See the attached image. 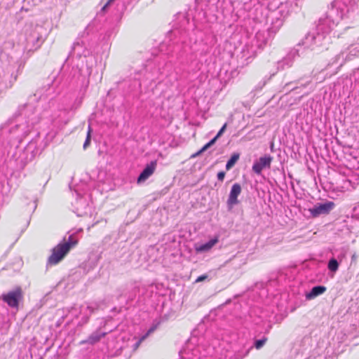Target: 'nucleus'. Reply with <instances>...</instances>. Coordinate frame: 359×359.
<instances>
[{
  "mask_svg": "<svg viewBox=\"0 0 359 359\" xmlns=\"http://www.w3.org/2000/svg\"><path fill=\"white\" fill-rule=\"evenodd\" d=\"M93 43L88 34H82L73 43L68 59L72 58L76 67H73V78H76L77 82L82 86L87 85L93 68L96 65L95 57L92 51Z\"/></svg>",
  "mask_w": 359,
  "mask_h": 359,
  "instance_id": "nucleus-1",
  "label": "nucleus"
},
{
  "mask_svg": "<svg viewBox=\"0 0 359 359\" xmlns=\"http://www.w3.org/2000/svg\"><path fill=\"white\" fill-rule=\"evenodd\" d=\"M340 20L337 17L330 16V11L325 17L320 18L314 29L309 32L297 46L305 48L316 50L318 48H325L329 43L328 35L338 25Z\"/></svg>",
  "mask_w": 359,
  "mask_h": 359,
  "instance_id": "nucleus-2",
  "label": "nucleus"
},
{
  "mask_svg": "<svg viewBox=\"0 0 359 359\" xmlns=\"http://www.w3.org/2000/svg\"><path fill=\"white\" fill-rule=\"evenodd\" d=\"M39 121L38 113L29 104H26L20 109V112L8 125L2 126L1 130L8 132L11 137L20 142L33 129L34 126Z\"/></svg>",
  "mask_w": 359,
  "mask_h": 359,
  "instance_id": "nucleus-3",
  "label": "nucleus"
},
{
  "mask_svg": "<svg viewBox=\"0 0 359 359\" xmlns=\"http://www.w3.org/2000/svg\"><path fill=\"white\" fill-rule=\"evenodd\" d=\"M36 140H32L25 148L16 147V149L12 155V159L15 161L16 168L23 169L29 162L39 154Z\"/></svg>",
  "mask_w": 359,
  "mask_h": 359,
  "instance_id": "nucleus-4",
  "label": "nucleus"
},
{
  "mask_svg": "<svg viewBox=\"0 0 359 359\" xmlns=\"http://www.w3.org/2000/svg\"><path fill=\"white\" fill-rule=\"evenodd\" d=\"M358 8L357 0H334L330 11V16L340 20L351 18Z\"/></svg>",
  "mask_w": 359,
  "mask_h": 359,
  "instance_id": "nucleus-5",
  "label": "nucleus"
},
{
  "mask_svg": "<svg viewBox=\"0 0 359 359\" xmlns=\"http://www.w3.org/2000/svg\"><path fill=\"white\" fill-rule=\"evenodd\" d=\"M77 244V240L74 235H70L68 240L59 243L52 250V254L48 257V264L55 265L60 262L67 255L72 248Z\"/></svg>",
  "mask_w": 359,
  "mask_h": 359,
  "instance_id": "nucleus-6",
  "label": "nucleus"
},
{
  "mask_svg": "<svg viewBox=\"0 0 359 359\" xmlns=\"http://www.w3.org/2000/svg\"><path fill=\"white\" fill-rule=\"evenodd\" d=\"M43 27L39 25L32 27L28 32H26V45L25 50L29 52L38 49L43 43L44 39L41 35Z\"/></svg>",
  "mask_w": 359,
  "mask_h": 359,
  "instance_id": "nucleus-7",
  "label": "nucleus"
},
{
  "mask_svg": "<svg viewBox=\"0 0 359 359\" xmlns=\"http://www.w3.org/2000/svg\"><path fill=\"white\" fill-rule=\"evenodd\" d=\"M1 299L11 308H18L20 301L22 298V291L20 287L4 293L1 296Z\"/></svg>",
  "mask_w": 359,
  "mask_h": 359,
  "instance_id": "nucleus-8",
  "label": "nucleus"
},
{
  "mask_svg": "<svg viewBox=\"0 0 359 359\" xmlns=\"http://www.w3.org/2000/svg\"><path fill=\"white\" fill-rule=\"evenodd\" d=\"M335 207V204L332 201H326L324 203H318L312 208L309 210L311 215L314 217H318L321 215L329 214Z\"/></svg>",
  "mask_w": 359,
  "mask_h": 359,
  "instance_id": "nucleus-9",
  "label": "nucleus"
},
{
  "mask_svg": "<svg viewBox=\"0 0 359 359\" xmlns=\"http://www.w3.org/2000/svg\"><path fill=\"white\" fill-rule=\"evenodd\" d=\"M276 21L272 22V29H278L283 24L284 19L289 15V8L287 4H281L274 11Z\"/></svg>",
  "mask_w": 359,
  "mask_h": 359,
  "instance_id": "nucleus-10",
  "label": "nucleus"
},
{
  "mask_svg": "<svg viewBox=\"0 0 359 359\" xmlns=\"http://www.w3.org/2000/svg\"><path fill=\"white\" fill-rule=\"evenodd\" d=\"M200 346L193 347L191 341H189L186 346L180 351V355L184 359H201L204 356L200 352Z\"/></svg>",
  "mask_w": 359,
  "mask_h": 359,
  "instance_id": "nucleus-11",
  "label": "nucleus"
},
{
  "mask_svg": "<svg viewBox=\"0 0 359 359\" xmlns=\"http://www.w3.org/2000/svg\"><path fill=\"white\" fill-rule=\"evenodd\" d=\"M299 56V50L296 48L292 49L287 55L277 63L278 70H283L291 67L294 60Z\"/></svg>",
  "mask_w": 359,
  "mask_h": 359,
  "instance_id": "nucleus-12",
  "label": "nucleus"
},
{
  "mask_svg": "<svg viewBox=\"0 0 359 359\" xmlns=\"http://www.w3.org/2000/svg\"><path fill=\"white\" fill-rule=\"evenodd\" d=\"M272 160L273 158L269 155L260 157L252 165L253 172L257 175L261 174L263 169L271 167Z\"/></svg>",
  "mask_w": 359,
  "mask_h": 359,
  "instance_id": "nucleus-13",
  "label": "nucleus"
},
{
  "mask_svg": "<svg viewBox=\"0 0 359 359\" xmlns=\"http://www.w3.org/2000/svg\"><path fill=\"white\" fill-rule=\"evenodd\" d=\"M241 193V187L238 183H235L231 187L228 199H227V206L230 209L233 208L235 205H237L239 201L238 200V196Z\"/></svg>",
  "mask_w": 359,
  "mask_h": 359,
  "instance_id": "nucleus-14",
  "label": "nucleus"
},
{
  "mask_svg": "<svg viewBox=\"0 0 359 359\" xmlns=\"http://www.w3.org/2000/svg\"><path fill=\"white\" fill-rule=\"evenodd\" d=\"M125 8L126 4L123 0H108L102 6L100 13H104L112 9L122 13Z\"/></svg>",
  "mask_w": 359,
  "mask_h": 359,
  "instance_id": "nucleus-15",
  "label": "nucleus"
},
{
  "mask_svg": "<svg viewBox=\"0 0 359 359\" xmlns=\"http://www.w3.org/2000/svg\"><path fill=\"white\" fill-rule=\"evenodd\" d=\"M156 161H152L149 163L147 164L145 168L137 177V184H142L154 172L156 168Z\"/></svg>",
  "mask_w": 359,
  "mask_h": 359,
  "instance_id": "nucleus-16",
  "label": "nucleus"
},
{
  "mask_svg": "<svg viewBox=\"0 0 359 359\" xmlns=\"http://www.w3.org/2000/svg\"><path fill=\"white\" fill-rule=\"evenodd\" d=\"M226 126L227 124L226 123H224L223 125V126L220 128V130H219V132L217 133V134L216 135V136L212 138L210 141H209L207 144H205L197 153H196L195 154H194L192 156L193 157H195V156H198L199 154H201V153L204 152L205 151H206L208 148H210L211 146H212L215 142L217 141V140L221 137L222 135V134L224 133V132L225 131L226 128Z\"/></svg>",
  "mask_w": 359,
  "mask_h": 359,
  "instance_id": "nucleus-17",
  "label": "nucleus"
},
{
  "mask_svg": "<svg viewBox=\"0 0 359 359\" xmlns=\"http://www.w3.org/2000/svg\"><path fill=\"white\" fill-rule=\"evenodd\" d=\"M107 334V332H102L100 329L93 332L86 340L83 341L82 344H95L100 341L101 338L105 337Z\"/></svg>",
  "mask_w": 359,
  "mask_h": 359,
  "instance_id": "nucleus-18",
  "label": "nucleus"
},
{
  "mask_svg": "<svg viewBox=\"0 0 359 359\" xmlns=\"http://www.w3.org/2000/svg\"><path fill=\"white\" fill-rule=\"evenodd\" d=\"M156 329V327L155 326H153L151 327V328L149 329V330L147 332V333H145L144 335H142L141 337L140 338H136V337H134L132 340V344L130 345L131 348H133V351H136L140 345L141 344V343L144 341L150 334H151Z\"/></svg>",
  "mask_w": 359,
  "mask_h": 359,
  "instance_id": "nucleus-19",
  "label": "nucleus"
},
{
  "mask_svg": "<svg viewBox=\"0 0 359 359\" xmlns=\"http://www.w3.org/2000/svg\"><path fill=\"white\" fill-rule=\"evenodd\" d=\"M327 288L324 285H316L311 288L310 292L306 294V299H313L316 297L323 294L326 291Z\"/></svg>",
  "mask_w": 359,
  "mask_h": 359,
  "instance_id": "nucleus-20",
  "label": "nucleus"
},
{
  "mask_svg": "<svg viewBox=\"0 0 359 359\" xmlns=\"http://www.w3.org/2000/svg\"><path fill=\"white\" fill-rule=\"evenodd\" d=\"M218 239L217 238H212L205 243L196 246L195 250L197 252H203L210 250L217 243Z\"/></svg>",
  "mask_w": 359,
  "mask_h": 359,
  "instance_id": "nucleus-21",
  "label": "nucleus"
},
{
  "mask_svg": "<svg viewBox=\"0 0 359 359\" xmlns=\"http://www.w3.org/2000/svg\"><path fill=\"white\" fill-rule=\"evenodd\" d=\"M97 309L95 304H88L86 306H82L81 312L83 313L85 317L84 323L88 320L89 316Z\"/></svg>",
  "mask_w": 359,
  "mask_h": 359,
  "instance_id": "nucleus-22",
  "label": "nucleus"
},
{
  "mask_svg": "<svg viewBox=\"0 0 359 359\" xmlns=\"http://www.w3.org/2000/svg\"><path fill=\"white\" fill-rule=\"evenodd\" d=\"M339 266V262L335 257H332L328 261L327 269L332 273H335L338 270Z\"/></svg>",
  "mask_w": 359,
  "mask_h": 359,
  "instance_id": "nucleus-23",
  "label": "nucleus"
},
{
  "mask_svg": "<svg viewBox=\"0 0 359 359\" xmlns=\"http://www.w3.org/2000/svg\"><path fill=\"white\" fill-rule=\"evenodd\" d=\"M76 206L78 215H82L83 214L86 213V211H82V210L80 208L81 206H83L84 208H87L86 202L82 198L76 200Z\"/></svg>",
  "mask_w": 359,
  "mask_h": 359,
  "instance_id": "nucleus-24",
  "label": "nucleus"
},
{
  "mask_svg": "<svg viewBox=\"0 0 359 359\" xmlns=\"http://www.w3.org/2000/svg\"><path fill=\"white\" fill-rule=\"evenodd\" d=\"M239 158V154H233L231 158L228 160L226 164V169L229 170L231 169L236 163V161Z\"/></svg>",
  "mask_w": 359,
  "mask_h": 359,
  "instance_id": "nucleus-25",
  "label": "nucleus"
},
{
  "mask_svg": "<svg viewBox=\"0 0 359 359\" xmlns=\"http://www.w3.org/2000/svg\"><path fill=\"white\" fill-rule=\"evenodd\" d=\"M267 340L268 338L266 336H263L259 339H255L254 342V347L257 350L261 349L265 345Z\"/></svg>",
  "mask_w": 359,
  "mask_h": 359,
  "instance_id": "nucleus-26",
  "label": "nucleus"
},
{
  "mask_svg": "<svg viewBox=\"0 0 359 359\" xmlns=\"http://www.w3.org/2000/svg\"><path fill=\"white\" fill-rule=\"evenodd\" d=\"M261 46H262L261 43H257L256 45L252 44L250 48H249L248 45H246V48L248 49V52L249 54V55L248 57H249L254 55L257 51V49L261 47Z\"/></svg>",
  "mask_w": 359,
  "mask_h": 359,
  "instance_id": "nucleus-27",
  "label": "nucleus"
},
{
  "mask_svg": "<svg viewBox=\"0 0 359 359\" xmlns=\"http://www.w3.org/2000/svg\"><path fill=\"white\" fill-rule=\"evenodd\" d=\"M349 54L351 55H354V56L359 55V43L352 45L349 48Z\"/></svg>",
  "mask_w": 359,
  "mask_h": 359,
  "instance_id": "nucleus-28",
  "label": "nucleus"
},
{
  "mask_svg": "<svg viewBox=\"0 0 359 359\" xmlns=\"http://www.w3.org/2000/svg\"><path fill=\"white\" fill-rule=\"evenodd\" d=\"M194 55H191L189 60L190 61V67H194V70H199L201 68V63L198 61H195L194 59Z\"/></svg>",
  "mask_w": 359,
  "mask_h": 359,
  "instance_id": "nucleus-29",
  "label": "nucleus"
},
{
  "mask_svg": "<svg viewBox=\"0 0 359 359\" xmlns=\"http://www.w3.org/2000/svg\"><path fill=\"white\" fill-rule=\"evenodd\" d=\"M90 143V127L89 126L86 139V141L84 142V144L83 146V149H86L89 146Z\"/></svg>",
  "mask_w": 359,
  "mask_h": 359,
  "instance_id": "nucleus-30",
  "label": "nucleus"
},
{
  "mask_svg": "<svg viewBox=\"0 0 359 359\" xmlns=\"http://www.w3.org/2000/svg\"><path fill=\"white\" fill-rule=\"evenodd\" d=\"M346 250L344 249H342L339 255L337 256V259L339 261V262H341L342 260L346 257Z\"/></svg>",
  "mask_w": 359,
  "mask_h": 359,
  "instance_id": "nucleus-31",
  "label": "nucleus"
},
{
  "mask_svg": "<svg viewBox=\"0 0 359 359\" xmlns=\"http://www.w3.org/2000/svg\"><path fill=\"white\" fill-rule=\"evenodd\" d=\"M209 280V279H208V275H206V274H203V275H201V276H198V277L196 279L195 282H196V283H199V282L205 281V280Z\"/></svg>",
  "mask_w": 359,
  "mask_h": 359,
  "instance_id": "nucleus-32",
  "label": "nucleus"
},
{
  "mask_svg": "<svg viewBox=\"0 0 359 359\" xmlns=\"http://www.w3.org/2000/svg\"><path fill=\"white\" fill-rule=\"evenodd\" d=\"M344 57H345L344 53H341V54L336 56L335 60L334 62L337 64L339 60L344 61Z\"/></svg>",
  "mask_w": 359,
  "mask_h": 359,
  "instance_id": "nucleus-33",
  "label": "nucleus"
},
{
  "mask_svg": "<svg viewBox=\"0 0 359 359\" xmlns=\"http://www.w3.org/2000/svg\"><path fill=\"white\" fill-rule=\"evenodd\" d=\"M225 177V172L224 171L219 172L217 173V179L219 181L222 182Z\"/></svg>",
  "mask_w": 359,
  "mask_h": 359,
  "instance_id": "nucleus-34",
  "label": "nucleus"
},
{
  "mask_svg": "<svg viewBox=\"0 0 359 359\" xmlns=\"http://www.w3.org/2000/svg\"><path fill=\"white\" fill-rule=\"evenodd\" d=\"M350 185H351V182L349 180H344V185L341 187L345 189H348Z\"/></svg>",
  "mask_w": 359,
  "mask_h": 359,
  "instance_id": "nucleus-35",
  "label": "nucleus"
},
{
  "mask_svg": "<svg viewBox=\"0 0 359 359\" xmlns=\"http://www.w3.org/2000/svg\"><path fill=\"white\" fill-rule=\"evenodd\" d=\"M182 17L184 18V23L187 22L188 20L185 18V17L184 16H182Z\"/></svg>",
  "mask_w": 359,
  "mask_h": 359,
  "instance_id": "nucleus-36",
  "label": "nucleus"
},
{
  "mask_svg": "<svg viewBox=\"0 0 359 359\" xmlns=\"http://www.w3.org/2000/svg\"><path fill=\"white\" fill-rule=\"evenodd\" d=\"M355 210L358 211V212L359 213V205L358 207L355 208Z\"/></svg>",
  "mask_w": 359,
  "mask_h": 359,
  "instance_id": "nucleus-37",
  "label": "nucleus"
},
{
  "mask_svg": "<svg viewBox=\"0 0 359 359\" xmlns=\"http://www.w3.org/2000/svg\"><path fill=\"white\" fill-rule=\"evenodd\" d=\"M259 35V33H257V34H256L255 37H256V38H258Z\"/></svg>",
  "mask_w": 359,
  "mask_h": 359,
  "instance_id": "nucleus-38",
  "label": "nucleus"
}]
</instances>
